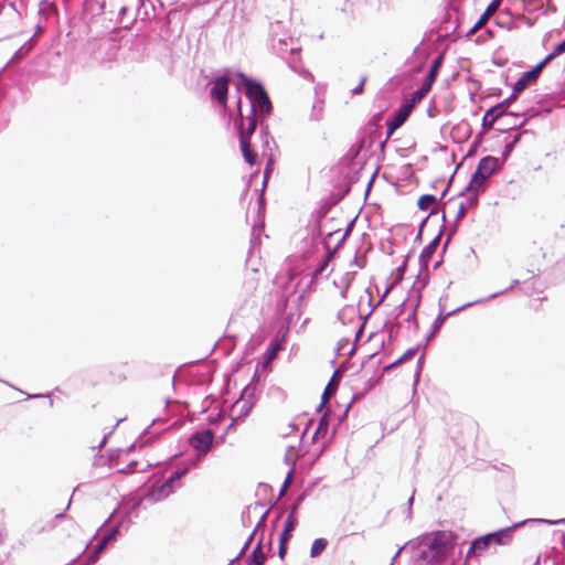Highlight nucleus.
I'll list each match as a JSON object with an SVG mask.
<instances>
[{
  "label": "nucleus",
  "mask_w": 565,
  "mask_h": 565,
  "mask_svg": "<svg viewBox=\"0 0 565 565\" xmlns=\"http://www.w3.org/2000/svg\"><path fill=\"white\" fill-rule=\"evenodd\" d=\"M120 524H121V522H119L118 524L111 526L110 529H108L105 532V534L99 539V541L95 545V547L92 551V553L88 555L87 564H93L96 561H98V558L100 557L102 553L107 548V546L110 543H113L114 541H116V539H117V536L119 534Z\"/></svg>",
  "instance_id": "obj_12"
},
{
  "label": "nucleus",
  "mask_w": 565,
  "mask_h": 565,
  "mask_svg": "<svg viewBox=\"0 0 565 565\" xmlns=\"http://www.w3.org/2000/svg\"><path fill=\"white\" fill-rule=\"evenodd\" d=\"M515 86H513L512 88V93L509 97H507L505 99H503L502 102L498 103L497 105L492 106V108H494L497 111H500L502 113V116L504 115H510V116H514V117H521L523 116V120L518 125V128H523L525 126V124L529 121L530 118H532L534 116V111L533 109H530V110H526L522 114L520 113H514V111H509L508 108L511 106V104L513 102H515L518 99V96L521 94V93H515ZM516 125H514L512 128H515Z\"/></svg>",
  "instance_id": "obj_11"
},
{
  "label": "nucleus",
  "mask_w": 565,
  "mask_h": 565,
  "mask_svg": "<svg viewBox=\"0 0 565 565\" xmlns=\"http://www.w3.org/2000/svg\"><path fill=\"white\" fill-rule=\"evenodd\" d=\"M443 61H444V55L443 54H439L438 56H436L431 64H430V67H429V71L425 77V81L430 83V84H434V82L436 81L437 78V75L439 73V70L441 67V64H443Z\"/></svg>",
  "instance_id": "obj_29"
},
{
  "label": "nucleus",
  "mask_w": 565,
  "mask_h": 565,
  "mask_svg": "<svg viewBox=\"0 0 565 565\" xmlns=\"http://www.w3.org/2000/svg\"><path fill=\"white\" fill-rule=\"evenodd\" d=\"M191 466L192 465L189 463L178 467L161 484L153 483L146 489L148 502L153 504L168 498L174 491L175 484L189 472Z\"/></svg>",
  "instance_id": "obj_4"
},
{
  "label": "nucleus",
  "mask_w": 565,
  "mask_h": 565,
  "mask_svg": "<svg viewBox=\"0 0 565 565\" xmlns=\"http://www.w3.org/2000/svg\"><path fill=\"white\" fill-rule=\"evenodd\" d=\"M501 168L502 163L499 158L493 156H486L481 158L469 183L466 185V191H486L488 180Z\"/></svg>",
  "instance_id": "obj_3"
},
{
  "label": "nucleus",
  "mask_w": 565,
  "mask_h": 565,
  "mask_svg": "<svg viewBox=\"0 0 565 565\" xmlns=\"http://www.w3.org/2000/svg\"><path fill=\"white\" fill-rule=\"evenodd\" d=\"M409 255L406 256L405 260L402 263L401 266L397 267V275L396 277L394 278V280L392 281V284L386 287L383 296L380 298L377 305H381L384 300V298L388 295V292H391V290L397 286L402 280H403V277H404V274L406 271V267H407V259H408Z\"/></svg>",
  "instance_id": "obj_25"
},
{
  "label": "nucleus",
  "mask_w": 565,
  "mask_h": 565,
  "mask_svg": "<svg viewBox=\"0 0 565 565\" xmlns=\"http://www.w3.org/2000/svg\"><path fill=\"white\" fill-rule=\"evenodd\" d=\"M441 218H443V222L446 223L445 212H443ZM444 231H445V224L441 225L438 234L434 237V239L427 246H425L423 248V250L419 255V258H418L420 271H425L428 269L429 262H430L433 255L435 254L437 247L440 244V238L444 234Z\"/></svg>",
  "instance_id": "obj_14"
},
{
  "label": "nucleus",
  "mask_w": 565,
  "mask_h": 565,
  "mask_svg": "<svg viewBox=\"0 0 565 565\" xmlns=\"http://www.w3.org/2000/svg\"><path fill=\"white\" fill-rule=\"evenodd\" d=\"M466 213H467V207H466L465 203L462 202V203H460L457 215H456V220H455L456 223L459 222L460 220H462L465 217Z\"/></svg>",
  "instance_id": "obj_51"
},
{
  "label": "nucleus",
  "mask_w": 565,
  "mask_h": 565,
  "mask_svg": "<svg viewBox=\"0 0 565 565\" xmlns=\"http://www.w3.org/2000/svg\"><path fill=\"white\" fill-rule=\"evenodd\" d=\"M431 86H433V84L424 81L422 86L413 92L412 99L414 102L422 100L428 94V92L430 90Z\"/></svg>",
  "instance_id": "obj_35"
},
{
  "label": "nucleus",
  "mask_w": 565,
  "mask_h": 565,
  "mask_svg": "<svg viewBox=\"0 0 565 565\" xmlns=\"http://www.w3.org/2000/svg\"><path fill=\"white\" fill-rule=\"evenodd\" d=\"M379 305H376L375 307H373L369 313L366 315V317L363 319V322L360 324L359 329L356 330L355 332V341H359L361 339V337L363 335V332H364V324H365V321L366 319L371 316V313L374 311V309L377 307Z\"/></svg>",
  "instance_id": "obj_44"
},
{
  "label": "nucleus",
  "mask_w": 565,
  "mask_h": 565,
  "mask_svg": "<svg viewBox=\"0 0 565 565\" xmlns=\"http://www.w3.org/2000/svg\"><path fill=\"white\" fill-rule=\"evenodd\" d=\"M422 237H423V231H418L416 237H415V242L416 243H420L422 242Z\"/></svg>",
  "instance_id": "obj_64"
},
{
  "label": "nucleus",
  "mask_w": 565,
  "mask_h": 565,
  "mask_svg": "<svg viewBox=\"0 0 565 565\" xmlns=\"http://www.w3.org/2000/svg\"><path fill=\"white\" fill-rule=\"evenodd\" d=\"M565 522V519L561 520H545V519H529L521 522H516L511 526L500 529L494 532L487 533L490 536V543L497 545H509L512 542V534L514 530L527 524V523H546V524H559Z\"/></svg>",
  "instance_id": "obj_6"
},
{
  "label": "nucleus",
  "mask_w": 565,
  "mask_h": 565,
  "mask_svg": "<svg viewBox=\"0 0 565 565\" xmlns=\"http://www.w3.org/2000/svg\"><path fill=\"white\" fill-rule=\"evenodd\" d=\"M135 18L141 21H147L151 18V12L154 11V7L150 0H135Z\"/></svg>",
  "instance_id": "obj_22"
},
{
  "label": "nucleus",
  "mask_w": 565,
  "mask_h": 565,
  "mask_svg": "<svg viewBox=\"0 0 565 565\" xmlns=\"http://www.w3.org/2000/svg\"><path fill=\"white\" fill-rule=\"evenodd\" d=\"M273 105L268 94L260 96L255 103L247 105L246 114L242 107L241 97L237 98V117L234 119V128L238 135L239 148L243 153L244 160L254 166L257 163V152L252 148L250 138L255 130L263 121V118L270 115Z\"/></svg>",
  "instance_id": "obj_1"
},
{
  "label": "nucleus",
  "mask_w": 565,
  "mask_h": 565,
  "mask_svg": "<svg viewBox=\"0 0 565 565\" xmlns=\"http://www.w3.org/2000/svg\"><path fill=\"white\" fill-rule=\"evenodd\" d=\"M116 511H114L111 514H109L108 519L102 524L100 529L95 533L94 535V539L97 536V534L99 533V531H102L104 527H106V525L108 524V522H110V520L114 518V514H115Z\"/></svg>",
  "instance_id": "obj_56"
},
{
  "label": "nucleus",
  "mask_w": 565,
  "mask_h": 565,
  "mask_svg": "<svg viewBox=\"0 0 565 565\" xmlns=\"http://www.w3.org/2000/svg\"><path fill=\"white\" fill-rule=\"evenodd\" d=\"M337 376H338V371H335L333 373L331 380L329 381L328 385L326 386L323 394H322V401L319 404V406L317 407V412H321V409L324 407L327 399L335 393V391H337L335 377Z\"/></svg>",
  "instance_id": "obj_30"
},
{
  "label": "nucleus",
  "mask_w": 565,
  "mask_h": 565,
  "mask_svg": "<svg viewBox=\"0 0 565 565\" xmlns=\"http://www.w3.org/2000/svg\"><path fill=\"white\" fill-rule=\"evenodd\" d=\"M492 544L490 543V536L484 534L472 540L470 547L467 552L466 557H479L487 551Z\"/></svg>",
  "instance_id": "obj_18"
},
{
  "label": "nucleus",
  "mask_w": 565,
  "mask_h": 565,
  "mask_svg": "<svg viewBox=\"0 0 565 565\" xmlns=\"http://www.w3.org/2000/svg\"><path fill=\"white\" fill-rule=\"evenodd\" d=\"M287 24L284 21H275L269 25L270 43L278 38L288 36Z\"/></svg>",
  "instance_id": "obj_26"
},
{
  "label": "nucleus",
  "mask_w": 565,
  "mask_h": 565,
  "mask_svg": "<svg viewBox=\"0 0 565 565\" xmlns=\"http://www.w3.org/2000/svg\"><path fill=\"white\" fill-rule=\"evenodd\" d=\"M418 305H419V299L417 300V303L415 305V307L413 308L412 312L407 316L406 318V321L409 322V323H413L414 324V330L417 331L418 330V321H417V318H416V311H417V308H418Z\"/></svg>",
  "instance_id": "obj_40"
},
{
  "label": "nucleus",
  "mask_w": 565,
  "mask_h": 565,
  "mask_svg": "<svg viewBox=\"0 0 565 565\" xmlns=\"http://www.w3.org/2000/svg\"><path fill=\"white\" fill-rule=\"evenodd\" d=\"M235 75L238 78V83L236 84L237 90H241V86L245 88L248 104L255 103L260 96L267 93L260 82L247 76L243 72H237Z\"/></svg>",
  "instance_id": "obj_10"
},
{
  "label": "nucleus",
  "mask_w": 565,
  "mask_h": 565,
  "mask_svg": "<svg viewBox=\"0 0 565 565\" xmlns=\"http://www.w3.org/2000/svg\"><path fill=\"white\" fill-rule=\"evenodd\" d=\"M422 348L420 344L414 347V348H411L408 350L405 351V353L398 358V360L403 363L407 360H411L413 356H415V354L418 352V350Z\"/></svg>",
  "instance_id": "obj_39"
},
{
  "label": "nucleus",
  "mask_w": 565,
  "mask_h": 565,
  "mask_svg": "<svg viewBox=\"0 0 565 565\" xmlns=\"http://www.w3.org/2000/svg\"><path fill=\"white\" fill-rule=\"evenodd\" d=\"M271 49L281 58H287V55L295 56L299 52V47L295 45L292 36L278 38L276 41L270 43Z\"/></svg>",
  "instance_id": "obj_15"
},
{
  "label": "nucleus",
  "mask_w": 565,
  "mask_h": 565,
  "mask_svg": "<svg viewBox=\"0 0 565 565\" xmlns=\"http://www.w3.org/2000/svg\"><path fill=\"white\" fill-rule=\"evenodd\" d=\"M414 109V104L409 100L403 103L392 115H390L386 119V139H390L395 130L404 125V122L408 119L412 111ZM386 141L381 143V148L384 147Z\"/></svg>",
  "instance_id": "obj_8"
},
{
  "label": "nucleus",
  "mask_w": 565,
  "mask_h": 565,
  "mask_svg": "<svg viewBox=\"0 0 565 565\" xmlns=\"http://www.w3.org/2000/svg\"><path fill=\"white\" fill-rule=\"evenodd\" d=\"M288 65H289L294 71H297V67H296V60H288Z\"/></svg>",
  "instance_id": "obj_63"
},
{
  "label": "nucleus",
  "mask_w": 565,
  "mask_h": 565,
  "mask_svg": "<svg viewBox=\"0 0 565 565\" xmlns=\"http://www.w3.org/2000/svg\"><path fill=\"white\" fill-rule=\"evenodd\" d=\"M136 466H137V461H131L127 465V467L125 469H120L119 472H122V473L134 472Z\"/></svg>",
  "instance_id": "obj_55"
},
{
  "label": "nucleus",
  "mask_w": 565,
  "mask_h": 565,
  "mask_svg": "<svg viewBox=\"0 0 565 565\" xmlns=\"http://www.w3.org/2000/svg\"><path fill=\"white\" fill-rule=\"evenodd\" d=\"M324 246L327 248V254L324 255V258L319 263V265L317 266V268L313 270L312 273V279H317L320 275H322L326 269L328 268L329 266V263L330 260L332 259L335 250H331L330 247H329V243L327 239H324Z\"/></svg>",
  "instance_id": "obj_24"
},
{
  "label": "nucleus",
  "mask_w": 565,
  "mask_h": 565,
  "mask_svg": "<svg viewBox=\"0 0 565 565\" xmlns=\"http://www.w3.org/2000/svg\"><path fill=\"white\" fill-rule=\"evenodd\" d=\"M233 71L228 67L222 70L221 74L215 76L212 81L210 96L224 109L227 107L228 100V86L232 81Z\"/></svg>",
  "instance_id": "obj_7"
},
{
  "label": "nucleus",
  "mask_w": 565,
  "mask_h": 565,
  "mask_svg": "<svg viewBox=\"0 0 565 565\" xmlns=\"http://www.w3.org/2000/svg\"><path fill=\"white\" fill-rule=\"evenodd\" d=\"M263 507H264V505H263L262 503L257 502V503H255L254 505H250V507L248 508V511H249V512H250V511H256V510H258L259 508H263Z\"/></svg>",
  "instance_id": "obj_61"
},
{
  "label": "nucleus",
  "mask_w": 565,
  "mask_h": 565,
  "mask_svg": "<svg viewBox=\"0 0 565 565\" xmlns=\"http://www.w3.org/2000/svg\"><path fill=\"white\" fill-rule=\"evenodd\" d=\"M514 148H515V147L513 146V143H510V142L505 143L504 149H503V151H502V158H501V160H500V162H501L502 164H503V163L508 160V158L511 156V153H512V151H513V149H514Z\"/></svg>",
  "instance_id": "obj_45"
},
{
  "label": "nucleus",
  "mask_w": 565,
  "mask_h": 565,
  "mask_svg": "<svg viewBox=\"0 0 565 565\" xmlns=\"http://www.w3.org/2000/svg\"><path fill=\"white\" fill-rule=\"evenodd\" d=\"M134 10L135 6L132 1L124 2L116 11L117 22L126 29L129 28L136 20L135 14H132Z\"/></svg>",
  "instance_id": "obj_20"
},
{
  "label": "nucleus",
  "mask_w": 565,
  "mask_h": 565,
  "mask_svg": "<svg viewBox=\"0 0 565 565\" xmlns=\"http://www.w3.org/2000/svg\"><path fill=\"white\" fill-rule=\"evenodd\" d=\"M385 327L387 328L390 339L392 340V339H394L398 334L401 324L399 323H392V324H390L388 322H386Z\"/></svg>",
  "instance_id": "obj_43"
},
{
  "label": "nucleus",
  "mask_w": 565,
  "mask_h": 565,
  "mask_svg": "<svg viewBox=\"0 0 565 565\" xmlns=\"http://www.w3.org/2000/svg\"><path fill=\"white\" fill-rule=\"evenodd\" d=\"M292 535L280 533L279 535V547H278V555L281 559L285 558L287 554V543L290 541Z\"/></svg>",
  "instance_id": "obj_36"
},
{
  "label": "nucleus",
  "mask_w": 565,
  "mask_h": 565,
  "mask_svg": "<svg viewBox=\"0 0 565 565\" xmlns=\"http://www.w3.org/2000/svg\"><path fill=\"white\" fill-rule=\"evenodd\" d=\"M555 58V56L553 55V53L551 52L550 54H547L540 63H537L534 67L535 68H539V72L542 73L543 68L550 63L552 62L553 60Z\"/></svg>",
  "instance_id": "obj_46"
},
{
  "label": "nucleus",
  "mask_w": 565,
  "mask_h": 565,
  "mask_svg": "<svg viewBox=\"0 0 565 565\" xmlns=\"http://www.w3.org/2000/svg\"><path fill=\"white\" fill-rule=\"evenodd\" d=\"M415 492H416V490H413L412 495L407 500V508L405 510V514H406V519L408 521L412 520V515H413V503H414V499H415Z\"/></svg>",
  "instance_id": "obj_42"
},
{
  "label": "nucleus",
  "mask_w": 565,
  "mask_h": 565,
  "mask_svg": "<svg viewBox=\"0 0 565 565\" xmlns=\"http://www.w3.org/2000/svg\"><path fill=\"white\" fill-rule=\"evenodd\" d=\"M404 306H405V301H403L401 305H398L396 308H395V312H396V318L399 317L403 311H404Z\"/></svg>",
  "instance_id": "obj_58"
},
{
  "label": "nucleus",
  "mask_w": 565,
  "mask_h": 565,
  "mask_svg": "<svg viewBox=\"0 0 565 565\" xmlns=\"http://www.w3.org/2000/svg\"><path fill=\"white\" fill-rule=\"evenodd\" d=\"M552 53L555 57L565 53V39L553 49Z\"/></svg>",
  "instance_id": "obj_49"
},
{
  "label": "nucleus",
  "mask_w": 565,
  "mask_h": 565,
  "mask_svg": "<svg viewBox=\"0 0 565 565\" xmlns=\"http://www.w3.org/2000/svg\"><path fill=\"white\" fill-rule=\"evenodd\" d=\"M448 298H449V294L446 290V291H444V294L440 296V298L438 300L439 312H438L437 318L434 320V322L430 326L429 333L425 338V344L423 345L424 350L426 349L428 342L431 341L437 335V333L440 331V329L443 328V326L445 324L446 320L449 317L455 316L456 313H458L469 307H472L476 303L481 302V300L470 301V302H467L449 312H446V301L448 300Z\"/></svg>",
  "instance_id": "obj_5"
},
{
  "label": "nucleus",
  "mask_w": 565,
  "mask_h": 565,
  "mask_svg": "<svg viewBox=\"0 0 565 565\" xmlns=\"http://www.w3.org/2000/svg\"><path fill=\"white\" fill-rule=\"evenodd\" d=\"M268 512H269V510H266V511L262 514L260 519L258 520V522H257V524H256V526H255V529H254L255 533H256L259 529H264V527H265V525H266V518H267Z\"/></svg>",
  "instance_id": "obj_50"
},
{
  "label": "nucleus",
  "mask_w": 565,
  "mask_h": 565,
  "mask_svg": "<svg viewBox=\"0 0 565 565\" xmlns=\"http://www.w3.org/2000/svg\"><path fill=\"white\" fill-rule=\"evenodd\" d=\"M214 437L215 435L210 428L202 431H194L191 435L189 444L199 452L198 457L191 460V465H195L201 457L207 455L211 451Z\"/></svg>",
  "instance_id": "obj_9"
},
{
  "label": "nucleus",
  "mask_w": 565,
  "mask_h": 565,
  "mask_svg": "<svg viewBox=\"0 0 565 565\" xmlns=\"http://www.w3.org/2000/svg\"><path fill=\"white\" fill-rule=\"evenodd\" d=\"M305 498H306L305 493L299 495L297 498L296 502L294 503V505L290 508V511L287 515V519L285 521L284 529H282L281 533L292 535V532L295 531V529L298 524L296 514H297V511H298L300 504L303 502Z\"/></svg>",
  "instance_id": "obj_19"
},
{
  "label": "nucleus",
  "mask_w": 565,
  "mask_h": 565,
  "mask_svg": "<svg viewBox=\"0 0 565 565\" xmlns=\"http://www.w3.org/2000/svg\"><path fill=\"white\" fill-rule=\"evenodd\" d=\"M519 285H520V280H519V279H513V280L511 281V285H510L508 288H505V289H503V290H501V291L494 292V294H492V295L488 296L487 298H484V299H480V300H481V302H482V301H484V300H491V299H494V298H497V297H499V296H501V295H504V294H505V292H508L509 290H512L514 287H516V286H519Z\"/></svg>",
  "instance_id": "obj_37"
},
{
  "label": "nucleus",
  "mask_w": 565,
  "mask_h": 565,
  "mask_svg": "<svg viewBox=\"0 0 565 565\" xmlns=\"http://www.w3.org/2000/svg\"><path fill=\"white\" fill-rule=\"evenodd\" d=\"M255 535H256L255 531H253L250 533V535L247 537L246 542L244 543V545H243L241 552L238 553V555L234 559H232L231 563H234L235 561H237L239 557H242L246 553V551L249 548V546H250Z\"/></svg>",
  "instance_id": "obj_38"
},
{
  "label": "nucleus",
  "mask_w": 565,
  "mask_h": 565,
  "mask_svg": "<svg viewBox=\"0 0 565 565\" xmlns=\"http://www.w3.org/2000/svg\"><path fill=\"white\" fill-rule=\"evenodd\" d=\"M503 0H492L488 7L486 8L484 12L480 15L478 21L473 24V26L467 32L466 36L470 38L472 34H475L479 29H481L487 21L490 19V17L500 8Z\"/></svg>",
  "instance_id": "obj_17"
},
{
  "label": "nucleus",
  "mask_w": 565,
  "mask_h": 565,
  "mask_svg": "<svg viewBox=\"0 0 565 565\" xmlns=\"http://www.w3.org/2000/svg\"><path fill=\"white\" fill-rule=\"evenodd\" d=\"M555 58V56L553 55V53L551 52L550 54H547L540 63H537L534 67L535 68H539V72L542 73L543 68L550 63L552 62L553 60Z\"/></svg>",
  "instance_id": "obj_47"
},
{
  "label": "nucleus",
  "mask_w": 565,
  "mask_h": 565,
  "mask_svg": "<svg viewBox=\"0 0 565 565\" xmlns=\"http://www.w3.org/2000/svg\"><path fill=\"white\" fill-rule=\"evenodd\" d=\"M454 233H455V230H452V231H450V232H449V234H448V236H447V238H446V241H445V243H444L443 252H445V250H446V248H447V246H448V244H449V242H450L451 236H452V234H454Z\"/></svg>",
  "instance_id": "obj_59"
},
{
  "label": "nucleus",
  "mask_w": 565,
  "mask_h": 565,
  "mask_svg": "<svg viewBox=\"0 0 565 565\" xmlns=\"http://www.w3.org/2000/svg\"><path fill=\"white\" fill-rule=\"evenodd\" d=\"M502 117V113L497 111L494 108L490 107L487 109L486 114L482 117L481 126L484 130H489L493 127L494 122Z\"/></svg>",
  "instance_id": "obj_27"
},
{
  "label": "nucleus",
  "mask_w": 565,
  "mask_h": 565,
  "mask_svg": "<svg viewBox=\"0 0 565 565\" xmlns=\"http://www.w3.org/2000/svg\"><path fill=\"white\" fill-rule=\"evenodd\" d=\"M328 541L326 539H316L310 548V556L318 557L322 554V552L327 548Z\"/></svg>",
  "instance_id": "obj_33"
},
{
  "label": "nucleus",
  "mask_w": 565,
  "mask_h": 565,
  "mask_svg": "<svg viewBox=\"0 0 565 565\" xmlns=\"http://www.w3.org/2000/svg\"><path fill=\"white\" fill-rule=\"evenodd\" d=\"M424 356L425 355L423 353L418 358L417 363H416V371H415V374H414L415 384H417L419 382L420 373H422L423 365H424Z\"/></svg>",
  "instance_id": "obj_41"
},
{
  "label": "nucleus",
  "mask_w": 565,
  "mask_h": 565,
  "mask_svg": "<svg viewBox=\"0 0 565 565\" xmlns=\"http://www.w3.org/2000/svg\"><path fill=\"white\" fill-rule=\"evenodd\" d=\"M294 473V469H291L288 475H287V478L285 479L284 481V484L279 491V495H278V499H280L282 495H285L286 491H287V488H288V484H289V480L291 478V475Z\"/></svg>",
  "instance_id": "obj_48"
},
{
  "label": "nucleus",
  "mask_w": 565,
  "mask_h": 565,
  "mask_svg": "<svg viewBox=\"0 0 565 565\" xmlns=\"http://www.w3.org/2000/svg\"><path fill=\"white\" fill-rule=\"evenodd\" d=\"M403 548H404V547L398 548V551H397V552L395 553V555L393 556L392 562H391V564H390V565H393V564H394L395 559L399 556V554L402 553Z\"/></svg>",
  "instance_id": "obj_62"
},
{
  "label": "nucleus",
  "mask_w": 565,
  "mask_h": 565,
  "mask_svg": "<svg viewBox=\"0 0 565 565\" xmlns=\"http://www.w3.org/2000/svg\"><path fill=\"white\" fill-rule=\"evenodd\" d=\"M255 388L250 385H247L242 393V396L238 401L235 402L233 405V412H237L236 418L233 419V422L230 424L228 428H231L234 425V422L236 419H244L249 415L252 412V408L254 406V402L252 401L254 396Z\"/></svg>",
  "instance_id": "obj_13"
},
{
  "label": "nucleus",
  "mask_w": 565,
  "mask_h": 565,
  "mask_svg": "<svg viewBox=\"0 0 565 565\" xmlns=\"http://www.w3.org/2000/svg\"><path fill=\"white\" fill-rule=\"evenodd\" d=\"M484 191L473 190V191H466V188L459 193V196H466L465 205L468 209H475L479 204V195L483 193Z\"/></svg>",
  "instance_id": "obj_32"
},
{
  "label": "nucleus",
  "mask_w": 565,
  "mask_h": 565,
  "mask_svg": "<svg viewBox=\"0 0 565 565\" xmlns=\"http://www.w3.org/2000/svg\"><path fill=\"white\" fill-rule=\"evenodd\" d=\"M263 540H264V534H262L259 541L257 542L253 552L248 556L247 565H263L264 562L266 561V555L263 552Z\"/></svg>",
  "instance_id": "obj_23"
},
{
  "label": "nucleus",
  "mask_w": 565,
  "mask_h": 565,
  "mask_svg": "<svg viewBox=\"0 0 565 565\" xmlns=\"http://www.w3.org/2000/svg\"><path fill=\"white\" fill-rule=\"evenodd\" d=\"M329 411H327L321 417L318 423V426L312 435V441L316 440L318 437H326L328 429H329Z\"/></svg>",
  "instance_id": "obj_31"
},
{
  "label": "nucleus",
  "mask_w": 565,
  "mask_h": 565,
  "mask_svg": "<svg viewBox=\"0 0 565 565\" xmlns=\"http://www.w3.org/2000/svg\"><path fill=\"white\" fill-rule=\"evenodd\" d=\"M143 501L148 502L146 491L141 495H134L128 499H124L119 504V509L124 513V518H137L138 509Z\"/></svg>",
  "instance_id": "obj_16"
},
{
  "label": "nucleus",
  "mask_w": 565,
  "mask_h": 565,
  "mask_svg": "<svg viewBox=\"0 0 565 565\" xmlns=\"http://www.w3.org/2000/svg\"><path fill=\"white\" fill-rule=\"evenodd\" d=\"M259 126H260L259 137L263 141L264 153L266 154L267 151H271V146H275V140L269 135L267 124H265L264 121H260Z\"/></svg>",
  "instance_id": "obj_28"
},
{
  "label": "nucleus",
  "mask_w": 565,
  "mask_h": 565,
  "mask_svg": "<svg viewBox=\"0 0 565 565\" xmlns=\"http://www.w3.org/2000/svg\"><path fill=\"white\" fill-rule=\"evenodd\" d=\"M522 134H516L513 136V139L510 141V143H513L515 147L521 141Z\"/></svg>",
  "instance_id": "obj_60"
},
{
  "label": "nucleus",
  "mask_w": 565,
  "mask_h": 565,
  "mask_svg": "<svg viewBox=\"0 0 565 565\" xmlns=\"http://www.w3.org/2000/svg\"><path fill=\"white\" fill-rule=\"evenodd\" d=\"M351 227H352V223L349 224L348 228H345V233L339 238V242L337 243L334 250H337L340 247V245L343 243L345 237L349 235Z\"/></svg>",
  "instance_id": "obj_53"
},
{
  "label": "nucleus",
  "mask_w": 565,
  "mask_h": 565,
  "mask_svg": "<svg viewBox=\"0 0 565 565\" xmlns=\"http://www.w3.org/2000/svg\"><path fill=\"white\" fill-rule=\"evenodd\" d=\"M541 73L539 68L532 67L531 70L524 72L521 77L513 84L515 86V93L524 92L531 84L535 83Z\"/></svg>",
  "instance_id": "obj_21"
},
{
  "label": "nucleus",
  "mask_w": 565,
  "mask_h": 565,
  "mask_svg": "<svg viewBox=\"0 0 565 565\" xmlns=\"http://www.w3.org/2000/svg\"><path fill=\"white\" fill-rule=\"evenodd\" d=\"M438 213V210L437 209H431L430 213L420 222L419 224V230L418 231H423L424 230V226L426 225L428 218L434 215V214H437Z\"/></svg>",
  "instance_id": "obj_54"
},
{
  "label": "nucleus",
  "mask_w": 565,
  "mask_h": 565,
  "mask_svg": "<svg viewBox=\"0 0 565 565\" xmlns=\"http://www.w3.org/2000/svg\"><path fill=\"white\" fill-rule=\"evenodd\" d=\"M401 363H402V362L397 359V360H396V361H394L393 363H391V364L386 365V366L384 367V371H385V372H386V371H390V370H392V369L396 367L397 365H399Z\"/></svg>",
  "instance_id": "obj_57"
},
{
  "label": "nucleus",
  "mask_w": 565,
  "mask_h": 565,
  "mask_svg": "<svg viewBox=\"0 0 565 565\" xmlns=\"http://www.w3.org/2000/svg\"><path fill=\"white\" fill-rule=\"evenodd\" d=\"M437 203V198L433 194H424L418 199L417 206L422 211H427Z\"/></svg>",
  "instance_id": "obj_34"
},
{
  "label": "nucleus",
  "mask_w": 565,
  "mask_h": 565,
  "mask_svg": "<svg viewBox=\"0 0 565 565\" xmlns=\"http://www.w3.org/2000/svg\"><path fill=\"white\" fill-rule=\"evenodd\" d=\"M365 81H366V77H363V78L361 79V82L359 83V85H358V86H355V87L352 89V94H354V95H360V94H362V93H363V87H364V83H365Z\"/></svg>",
  "instance_id": "obj_52"
},
{
  "label": "nucleus",
  "mask_w": 565,
  "mask_h": 565,
  "mask_svg": "<svg viewBox=\"0 0 565 565\" xmlns=\"http://www.w3.org/2000/svg\"><path fill=\"white\" fill-rule=\"evenodd\" d=\"M458 535L452 531L438 530L418 537L417 565H439L454 552Z\"/></svg>",
  "instance_id": "obj_2"
}]
</instances>
